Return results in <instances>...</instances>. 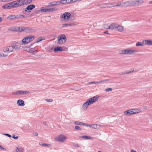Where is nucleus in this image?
Returning <instances> with one entry per match:
<instances>
[{
  "mask_svg": "<svg viewBox=\"0 0 152 152\" xmlns=\"http://www.w3.org/2000/svg\"><path fill=\"white\" fill-rule=\"evenodd\" d=\"M99 98L98 96H96L88 99L82 106V108L84 110H87L88 106L94 102L97 101Z\"/></svg>",
  "mask_w": 152,
  "mask_h": 152,
  "instance_id": "f257e3e1",
  "label": "nucleus"
},
{
  "mask_svg": "<svg viewBox=\"0 0 152 152\" xmlns=\"http://www.w3.org/2000/svg\"><path fill=\"white\" fill-rule=\"evenodd\" d=\"M66 40L67 39L65 35L62 34L58 37L57 42L58 44L62 45L65 42Z\"/></svg>",
  "mask_w": 152,
  "mask_h": 152,
  "instance_id": "f03ea898",
  "label": "nucleus"
},
{
  "mask_svg": "<svg viewBox=\"0 0 152 152\" xmlns=\"http://www.w3.org/2000/svg\"><path fill=\"white\" fill-rule=\"evenodd\" d=\"M34 37L33 35H29L23 38L22 42L24 45L32 41L34 39Z\"/></svg>",
  "mask_w": 152,
  "mask_h": 152,
  "instance_id": "7ed1b4c3",
  "label": "nucleus"
},
{
  "mask_svg": "<svg viewBox=\"0 0 152 152\" xmlns=\"http://www.w3.org/2000/svg\"><path fill=\"white\" fill-rule=\"evenodd\" d=\"M67 139V137L63 134H60L54 138L55 141L62 142H64Z\"/></svg>",
  "mask_w": 152,
  "mask_h": 152,
  "instance_id": "20e7f679",
  "label": "nucleus"
},
{
  "mask_svg": "<svg viewBox=\"0 0 152 152\" xmlns=\"http://www.w3.org/2000/svg\"><path fill=\"white\" fill-rule=\"evenodd\" d=\"M20 31H23L25 32H34L35 30L30 28L26 27H20Z\"/></svg>",
  "mask_w": 152,
  "mask_h": 152,
  "instance_id": "39448f33",
  "label": "nucleus"
},
{
  "mask_svg": "<svg viewBox=\"0 0 152 152\" xmlns=\"http://www.w3.org/2000/svg\"><path fill=\"white\" fill-rule=\"evenodd\" d=\"M13 48L12 44L11 45L5 47L3 49V51L5 53H9L13 51Z\"/></svg>",
  "mask_w": 152,
  "mask_h": 152,
  "instance_id": "423d86ee",
  "label": "nucleus"
},
{
  "mask_svg": "<svg viewBox=\"0 0 152 152\" xmlns=\"http://www.w3.org/2000/svg\"><path fill=\"white\" fill-rule=\"evenodd\" d=\"M117 24L116 23H111L109 26H106V25L104 26V27L106 29H110L111 30H116V28L117 27Z\"/></svg>",
  "mask_w": 152,
  "mask_h": 152,
  "instance_id": "0eeeda50",
  "label": "nucleus"
},
{
  "mask_svg": "<svg viewBox=\"0 0 152 152\" xmlns=\"http://www.w3.org/2000/svg\"><path fill=\"white\" fill-rule=\"evenodd\" d=\"M71 15L70 13L66 12L62 15L61 17L64 20L67 21L70 18Z\"/></svg>",
  "mask_w": 152,
  "mask_h": 152,
  "instance_id": "6e6552de",
  "label": "nucleus"
},
{
  "mask_svg": "<svg viewBox=\"0 0 152 152\" xmlns=\"http://www.w3.org/2000/svg\"><path fill=\"white\" fill-rule=\"evenodd\" d=\"M87 126L93 129H99L101 127H103V126L99 124H94L91 125L87 124Z\"/></svg>",
  "mask_w": 152,
  "mask_h": 152,
  "instance_id": "1a4fd4ad",
  "label": "nucleus"
},
{
  "mask_svg": "<svg viewBox=\"0 0 152 152\" xmlns=\"http://www.w3.org/2000/svg\"><path fill=\"white\" fill-rule=\"evenodd\" d=\"M12 44L13 48V49H14L15 50L19 49L21 47L20 44L18 42H13Z\"/></svg>",
  "mask_w": 152,
  "mask_h": 152,
  "instance_id": "9d476101",
  "label": "nucleus"
},
{
  "mask_svg": "<svg viewBox=\"0 0 152 152\" xmlns=\"http://www.w3.org/2000/svg\"><path fill=\"white\" fill-rule=\"evenodd\" d=\"M39 13L48 12V9L47 7H44L41 8L40 10L37 11Z\"/></svg>",
  "mask_w": 152,
  "mask_h": 152,
  "instance_id": "9b49d317",
  "label": "nucleus"
},
{
  "mask_svg": "<svg viewBox=\"0 0 152 152\" xmlns=\"http://www.w3.org/2000/svg\"><path fill=\"white\" fill-rule=\"evenodd\" d=\"M12 8H15L20 7L17 0L10 2Z\"/></svg>",
  "mask_w": 152,
  "mask_h": 152,
  "instance_id": "f8f14e48",
  "label": "nucleus"
},
{
  "mask_svg": "<svg viewBox=\"0 0 152 152\" xmlns=\"http://www.w3.org/2000/svg\"><path fill=\"white\" fill-rule=\"evenodd\" d=\"M117 27L116 31L120 32H122L124 31V26L117 24Z\"/></svg>",
  "mask_w": 152,
  "mask_h": 152,
  "instance_id": "ddd939ff",
  "label": "nucleus"
},
{
  "mask_svg": "<svg viewBox=\"0 0 152 152\" xmlns=\"http://www.w3.org/2000/svg\"><path fill=\"white\" fill-rule=\"evenodd\" d=\"M9 31H20V27H14L8 28Z\"/></svg>",
  "mask_w": 152,
  "mask_h": 152,
  "instance_id": "4468645a",
  "label": "nucleus"
},
{
  "mask_svg": "<svg viewBox=\"0 0 152 152\" xmlns=\"http://www.w3.org/2000/svg\"><path fill=\"white\" fill-rule=\"evenodd\" d=\"M124 113L125 115H133L132 110V109L130 110L124 111Z\"/></svg>",
  "mask_w": 152,
  "mask_h": 152,
  "instance_id": "2eb2a0df",
  "label": "nucleus"
},
{
  "mask_svg": "<svg viewBox=\"0 0 152 152\" xmlns=\"http://www.w3.org/2000/svg\"><path fill=\"white\" fill-rule=\"evenodd\" d=\"M123 5L124 7L132 6V1L124 2L123 3Z\"/></svg>",
  "mask_w": 152,
  "mask_h": 152,
  "instance_id": "dca6fc26",
  "label": "nucleus"
},
{
  "mask_svg": "<svg viewBox=\"0 0 152 152\" xmlns=\"http://www.w3.org/2000/svg\"><path fill=\"white\" fill-rule=\"evenodd\" d=\"M3 9H10L12 8L11 4L10 3L6 4L2 6Z\"/></svg>",
  "mask_w": 152,
  "mask_h": 152,
  "instance_id": "f3484780",
  "label": "nucleus"
},
{
  "mask_svg": "<svg viewBox=\"0 0 152 152\" xmlns=\"http://www.w3.org/2000/svg\"><path fill=\"white\" fill-rule=\"evenodd\" d=\"M128 55L132 54L137 52L136 50H133L132 48L127 49Z\"/></svg>",
  "mask_w": 152,
  "mask_h": 152,
  "instance_id": "a211bd4d",
  "label": "nucleus"
},
{
  "mask_svg": "<svg viewBox=\"0 0 152 152\" xmlns=\"http://www.w3.org/2000/svg\"><path fill=\"white\" fill-rule=\"evenodd\" d=\"M35 6L34 4H31L28 6L25 9V11H27V10H31L35 8Z\"/></svg>",
  "mask_w": 152,
  "mask_h": 152,
  "instance_id": "6ab92c4d",
  "label": "nucleus"
},
{
  "mask_svg": "<svg viewBox=\"0 0 152 152\" xmlns=\"http://www.w3.org/2000/svg\"><path fill=\"white\" fill-rule=\"evenodd\" d=\"M28 51L29 53L33 54H35L37 52V49L33 48H29L28 49Z\"/></svg>",
  "mask_w": 152,
  "mask_h": 152,
  "instance_id": "aec40b11",
  "label": "nucleus"
},
{
  "mask_svg": "<svg viewBox=\"0 0 152 152\" xmlns=\"http://www.w3.org/2000/svg\"><path fill=\"white\" fill-rule=\"evenodd\" d=\"M56 5H58V1H54L49 3L48 7H50Z\"/></svg>",
  "mask_w": 152,
  "mask_h": 152,
  "instance_id": "412c9836",
  "label": "nucleus"
},
{
  "mask_svg": "<svg viewBox=\"0 0 152 152\" xmlns=\"http://www.w3.org/2000/svg\"><path fill=\"white\" fill-rule=\"evenodd\" d=\"M17 103L18 105L20 106H23L25 105L24 101L21 99L18 100L17 101Z\"/></svg>",
  "mask_w": 152,
  "mask_h": 152,
  "instance_id": "4be33fe9",
  "label": "nucleus"
},
{
  "mask_svg": "<svg viewBox=\"0 0 152 152\" xmlns=\"http://www.w3.org/2000/svg\"><path fill=\"white\" fill-rule=\"evenodd\" d=\"M132 110L133 114L140 113L142 110L140 109H132Z\"/></svg>",
  "mask_w": 152,
  "mask_h": 152,
  "instance_id": "5701e85b",
  "label": "nucleus"
},
{
  "mask_svg": "<svg viewBox=\"0 0 152 152\" xmlns=\"http://www.w3.org/2000/svg\"><path fill=\"white\" fill-rule=\"evenodd\" d=\"M62 48L60 46L56 47L54 49V52L56 53L58 51H62Z\"/></svg>",
  "mask_w": 152,
  "mask_h": 152,
  "instance_id": "b1692460",
  "label": "nucleus"
},
{
  "mask_svg": "<svg viewBox=\"0 0 152 152\" xmlns=\"http://www.w3.org/2000/svg\"><path fill=\"white\" fill-rule=\"evenodd\" d=\"M74 124L76 125L83 126H87V124L84 123L82 122H80L78 121H76L75 122Z\"/></svg>",
  "mask_w": 152,
  "mask_h": 152,
  "instance_id": "393cba45",
  "label": "nucleus"
},
{
  "mask_svg": "<svg viewBox=\"0 0 152 152\" xmlns=\"http://www.w3.org/2000/svg\"><path fill=\"white\" fill-rule=\"evenodd\" d=\"M19 95L27 94L30 93L29 91H22L21 90L19 91Z\"/></svg>",
  "mask_w": 152,
  "mask_h": 152,
  "instance_id": "a878e982",
  "label": "nucleus"
},
{
  "mask_svg": "<svg viewBox=\"0 0 152 152\" xmlns=\"http://www.w3.org/2000/svg\"><path fill=\"white\" fill-rule=\"evenodd\" d=\"M104 80L98 82H92L90 83H89L90 84H99L100 83L102 82H104L105 81H106V80Z\"/></svg>",
  "mask_w": 152,
  "mask_h": 152,
  "instance_id": "bb28decb",
  "label": "nucleus"
},
{
  "mask_svg": "<svg viewBox=\"0 0 152 152\" xmlns=\"http://www.w3.org/2000/svg\"><path fill=\"white\" fill-rule=\"evenodd\" d=\"M7 18L9 20H12L16 18L15 15H10L8 16Z\"/></svg>",
  "mask_w": 152,
  "mask_h": 152,
  "instance_id": "cd10ccee",
  "label": "nucleus"
},
{
  "mask_svg": "<svg viewBox=\"0 0 152 152\" xmlns=\"http://www.w3.org/2000/svg\"><path fill=\"white\" fill-rule=\"evenodd\" d=\"M58 5H59L60 4H67L66 0H61L60 1H58Z\"/></svg>",
  "mask_w": 152,
  "mask_h": 152,
  "instance_id": "c85d7f7f",
  "label": "nucleus"
},
{
  "mask_svg": "<svg viewBox=\"0 0 152 152\" xmlns=\"http://www.w3.org/2000/svg\"><path fill=\"white\" fill-rule=\"evenodd\" d=\"M98 6L101 8H104L107 7V3H103L102 4H99Z\"/></svg>",
  "mask_w": 152,
  "mask_h": 152,
  "instance_id": "c756f323",
  "label": "nucleus"
},
{
  "mask_svg": "<svg viewBox=\"0 0 152 152\" xmlns=\"http://www.w3.org/2000/svg\"><path fill=\"white\" fill-rule=\"evenodd\" d=\"M17 1L20 7L24 5L23 0H17Z\"/></svg>",
  "mask_w": 152,
  "mask_h": 152,
  "instance_id": "7c9ffc66",
  "label": "nucleus"
},
{
  "mask_svg": "<svg viewBox=\"0 0 152 152\" xmlns=\"http://www.w3.org/2000/svg\"><path fill=\"white\" fill-rule=\"evenodd\" d=\"M120 54L124 55H128L127 49L121 50L120 52Z\"/></svg>",
  "mask_w": 152,
  "mask_h": 152,
  "instance_id": "2f4dec72",
  "label": "nucleus"
},
{
  "mask_svg": "<svg viewBox=\"0 0 152 152\" xmlns=\"http://www.w3.org/2000/svg\"><path fill=\"white\" fill-rule=\"evenodd\" d=\"M57 10V8L56 7L48 9V12L56 11Z\"/></svg>",
  "mask_w": 152,
  "mask_h": 152,
  "instance_id": "473e14b6",
  "label": "nucleus"
},
{
  "mask_svg": "<svg viewBox=\"0 0 152 152\" xmlns=\"http://www.w3.org/2000/svg\"><path fill=\"white\" fill-rule=\"evenodd\" d=\"M145 44L147 45H152V41L149 40H145Z\"/></svg>",
  "mask_w": 152,
  "mask_h": 152,
  "instance_id": "72a5a7b5",
  "label": "nucleus"
},
{
  "mask_svg": "<svg viewBox=\"0 0 152 152\" xmlns=\"http://www.w3.org/2000/svg\"><path fill=\"white\" fill-rule=\"evenodd\" d=\"M134 71V69H131V71H128V70L126 72H123L122 73V74H129V73H130Z\"/></svg>",
  "mask_w": 152,
  "mask_h": 152,
  "instance_id": "f704fd0d",
  "label": "nucleus"
},
{
  "mask_svg": "<svg viewBox=\"0 0 152 152\" xmlns=\"http://www.w3.org/2000/svg\"><path fill=\"white\" fill-rule=\"evenodd\" d=\"M81 138H85L87 139H93L92 137L86 136H81Z\"/></svg>",
  "mask_w": 152,
  "mask_h": 152,
  "instance_id": "c9c22d12",
  "label": "nucleus"
},
{
  "mask_svg": "<svg viewBox=\"0 0 152 152\" xmlns=\"http://www.w3.org/2000/svg\"><path fill=\"white\" fill-rule=\"evenodd\" d=\"M144 45V44L143 43L141 42H137L136 44V46H143Z\"/></svg>",
  "mask_w": 152,
  "mask_h": 152,
  "instance_id": "e433bc0d",
  "label": "nucleus"
},
{
  "mask_svg": "<svg viewBox=\"0 0 152 152\" xmlns=\"http://www.w3.org/2000/svg\"><path fill=\"white\" fill-rule=\"evenodd\" d=\"M132 6H138L137 0L132 1Z\"/></svg>",
  "mask_w": 152,
  "mask_h": 152,
  "instance_id": "4c0bfd02",
  "label": "nucleus"
},
{
  "mask_svg": "<svg viewBox=\"0 0 152 152\" xmlns=\"http://www.w3.org/2000/svg\"><path fill=\"white\" fill-rule=\"evenodd\" d=\"M23 1L24 5L30 3L32 2V0H23Z\"/></svg>",
  "mask_w": 152,
  "mask_h": 152,
  "instance_id": "58836bf2",
  "label": "nucleus"
},
{
  "mask_svg": "<svg viewBox=\"0 0 152 152\" xmlns=\"http://www.w3.org/2000/svg\"><path fill=\"white\" fill-rule=\"evenodd\" d=\"M23 148H21L20 149L17 148L16 150V152H23Z\"/></svg>",
  "mask_w": 152,
  "mask_h": 152,
  "instance_id": "ea45409f",
  "label": "nucleus"
},
{
  "mask_svg": "<svg viewBox=\"0 0 152 152\" xmlns=\"http://www.w3.org/2000/svg\"><path fill=\"white\" fill-rule=\"evenodd\" d=\"M138 5H139L141 4H142L144 2L143 0H137Z\"/></svg>",
  "mask_w": 152,
  "mask_h": 152,
  "instance_id": "a19ab883",
  "label": "nucleus"
},
{
  "mask_svg": "<svg viewBox=\"0 0 152 152\" xmlns=\"http://www.w3.org/2000/svg\"><path fill=\"white\" fill-rule=\"evenodd\" d=\"M107 7H114V5H113V4L107 3Z\"/></svg>",
  "mask_w": 152,
  "mask_h": 152,
  "instance_id": "79ce46f5",
  "label": "nucleus"
},
{
  "mask_svg": "<svg viewBox=\"0 0 152 152\" xmlns=\"http://www.w3.org/2000/svg\"><path fill=\"white\" fill-rule=\"evenodd\" d=\"M71 26V24H64L62 25V27H67L68 26Z\"/></svg>",
  "mask_w": 152,
  "mask_h": 152,
  "instance_id": "37998d69",
  "label": "nucleus"
},
{
  "mask_svg": "<svg viewBox=\"0 0 152 152\" xmlns=\"http://www.w3.org/2000/svg\"><path fill=\"white\" fill-rule=\"evenodd\" d=\"M43 39H42L41 38H39L37 39V41L36 42H37V43L39 42Z\"/></svg>",
  "mask_w": 152,
  "mask_h": 152,
  "instance_id": "c03bdc74",
  "label": "nucleus"
},
{
  "mask_svg": "<svg viewBox=\"0 0 152 152\" xmlns=\"http://www.w3.org/2000/svg\"><path fill=\"white\" fill-rule=\"evenodd\" d=\"M66 1L67 4H69L70 3H74L73 0H66Z\"/></svg>",
  "mask_w": 152,
  "mask_h": 152,
  "instance_id": "a18cd8bd",
  "label": "nucleus"
},
{
  "mask_svg": "<svg viewBox=\"0 0 152 152\" xmlns=\"http://www.w3.org/2000/svg\"><path fill=\"white\" fill-rule=\"evenodd\" d=\"M112 90V89L111 88H108L106 89L105 90V91L107 92H109L110 91H111Z\"/></svg>",
  "mask_w": 152,
  "mask_h": 152,
  "instance_id": "49530a36",
  "label": "nucleus"
},
{
  "mask_svg": "<svg viewBox=\"0 0 152 152\" xmlns=\"http://www.w3.org/2000/svg\"><path fill=\"white\" fill-rule=\"evenodd\" d=\"M42 145L44 146H51V145L49 144H47L44 143L41 145Z\"/></svg>",
  "mask_w": 152,
  "mask_h": 152,
  "instance_id": "de8ad7c7",
  "label": "nucleus"
},
{
  "mask_svg": "<svg viewBox=\"0 0 152 152\" xmlns=\"http://www.w3.org/2000/svg\"><path fill=\"white\" fill-rule=\"evenodd\" d=\"M75 129L77 130H80L81 129L78 126H75Z\"/></svg>",
  "mask_w": 152,
  "mask_h": 152,
  "instance_id": "09e8293b",
  "label": "nucleus"
},
{
  "mask_svg": "<svg viewBox=\"0 0 152 152\" xmlns=\"http://www.w3.org/2000/svg\"><path fill=\"white\" fill-rule=\"evenodd\" d=\"M12 94H15V95H17V94H19V91H16L15 92H13Z\"/></svg>",
  "mask_w": 152,
  "mask_h": 152,
  "instance_id": "8fccbe9b",
  "label": "nucleus"
},
{
  "mask_svg": "<svg viewBox=\"0 0 152 152\" xmlns=\"http://www.w3.org/2000/svg\"><path fill=\"white\" fill-rule=\"evenodd\" d=\"M15 19H19L20 18H21V17L20 16V15H15Z\"/></svg>",
  "mask_w": 152,
  "mask_h": 152,
  "instance_id": "3c124183",
  "label": "nucleus"
},
{
  "mask_svg": "<svg viewBox=\"0 0 152 152\" xmlns=\"http://www.w3.org/2000/svg\"><path fill=\"white\" fill-rule=\"evenodd\" d=\"M7 56V55L4 54L2 53H0V56Z\"/></svg>",
  "mask_w": 152,
  "mask_h": 152,
  "instance_id": "603ef678",
  "label": "nucleus"
},
{
  "mask_svg": "<svg viewBox=\"0 0 152 152\" xmlns=\"http://www.w3.org/2000/svg\"><path fill=\"white\" fill-rule=\"evenodd\" d=\"M46 100L48 102H52L53 101V99H46Z\"/></svg>",
  "mask_w": 152,
  "mask_h": 152,
  "instance_id": "864d4df0",
  "label": "nucleus"
},
{
  "mask_svg": "<svg viewBox=\"0 0 152 152\" xmlns=\"http://www.w3.org/2000/svg\"><path fill=\"white\" fill-rule=\"evenodd\" d=\"M0 2H8L7 0H0Z\"/></svg>",
  "mask_w": 152,
  "mask_h": 152,
  "instance_id": "5fc2aeb1",
  "label": "nucleus"
},
{
  "mask_svg": "<svg viewBox=\"0 0 152 152\" xmlns=\"http://www.w3.org/2000/svg\"><path fill=\"white\" fill-rule=\"evenodd\" d=\"M121 3H119L117 5H114V7L120 6H121Z\"/></svg>",
  "mask_w": 152,
  "mask_h": 152,
  "instance_id": "6e6d98bb",
  "label": "nucleus"
},
{
  "mask_svg": "<svg viewBox=\"0 0 152 152\" xmlns=\"http://www.w3.org/2000/svg\"><path fill=\"white\" fill-rule=\"evenodd\" d=\"M12 138H13L15 139H17L18 138V136L15 137V135H13V136H12Z\"/></svg>",
  "mask_w": 152,
  "mask_h": 152,
  "instance_id": "4d7b16f0",
  "label": "nucleus"
},
{
  "mask_svg": "<svg viewBox=\"0 0 152 152\" xmlns=\"http://www.w3.org/2000/svg\"><path fill=\"white\" fill-rule=\"evenodd\" d=\"M20 16L21 17V18H25L24 15H20Z\"/></svg>",
  "mask_w": 152,
  "mask_h": 152,
  "instance_id": "13d9d810",
  "label": "nucleus"
},
{
  "mask_svg": "<svg viewBox=\"0 0 152 152\" xmlns=\"http://www.w3.org/2000/svg\"><path fill=\"white\" fill-rule=\"evenodd\" d=\"M104 33L105 34H110L108 33V31H105Z\"/></svg>",
  "mask_w": 152,
  "mask_h": 152,
  "instance_id": "bf43d9fd",
  "label": "nucleus"
},
{
  "mask_svg": "<svg viewBox=\"0 0 152 152\" xmlns=\"http://www.w3.org/2000/svg\"><path fill=\"white\" fill-rule=\"evenodd\" d=\"M5 134L8 137H11V135H10L9 134Z\"/></svg>",
  "mask_w": 152,
  "mask_h": 152,
  "instance_id": "052dcab7",
  "label": "nucleus"
},
{
  "mask_svg": "<svg viewBox=\"0 0 152 152\" xmlns=\"http://www.w3.org/2000/svg\"><path fill=\"white\" fill-rule=\"evenodd\" d=\"M3 21V18L1 17H0V23L2 22Z\"/></svg>",
  "mask_w": 152,
  "mask_h": 152,
  "instance_id": "680f3d73",
  "label": "nucleus"
},
{
  "mask_svg": "<svg viewBox=\"0 0 152 152\" xmlns=\"http://www.w3.org/2000/svg\"><path fill=\"white\" fill-rule=\"evenodd\" d=\"M34 134L36 136H37L38 135V134L37 132L34 133Z\"/></svg>",
  "mask_w": 152,
  "mask_h": 152,
  "instance_id": "e2e57ef3",
  "label": "nucleus"
},
{
  "mask_svg": "<svg viewBox=\"0 0 152 152\" xmlns=\"http://www.w3.org/2000/svg\"><path fill=\"white\" fill-rule=\"evenodd\" d=\"M0 149L1 150H4L5 149V148L0 146Z\"/></svg>",
  "mask_w": 152,
  "mask_h": 152,
  "instance_id": "0e129e2a",
  "label": "nucleus"
},
{
  "mask_svg": "<svg viewBox=\"0 0 152 152\" xmlns=\"http://www.w3.org/2000/svg\"><path fill=\"white\" fill-rule=\"evenodd\" d=\"M147 108V106H145L143 107V109L145 110Z\"/></svg>",
  "mask_w": 152,
  "mask_h": 152,
  "instance_id": "69168bd1",
  "label": "nucleus"
},
{
  "mask_svg": "<svg viewBox=\"0 0 152 152\" xmlns=\"http://www.w3.org/2000/svg\"><path fill=\"white\" fill-rule=\"evenodd\" d=\"M149 3L150 4H152V0L150 1L149 2Z\"/></svg>",
  "mask_w": 152,
  "mask_h": 152,
  "instance_id": "338daca9",
  "label": "nucleus"
},
{
  "mask_svg": "<svg viewBox=\"0 0 152 152\" xmlns=\"http://www.w3.org/2000/svg\"><path fill=\"white\" fill-rule=\"evenodd\" d=\"M131 152H136V151L134 150H131Z\"/></svg>",
  "mask_w": 152,
  "mask_h": 152,
  "instance_id": "774afa93",
  "label": "nucleus"
}]
</instances>
